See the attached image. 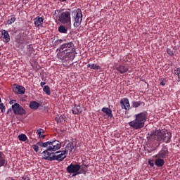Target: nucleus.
Listing matches in <instances>:
<instances>
[{
  "label": "nucleus",
  "mask_w": 180,
  "mask_h": 180,
  "mask_svg": "<svg viewBox=\"0 0 180 180\" xmlns=\"http://www.w3.org/2000/svg\"><path fill=\"white\" fill-rule=\"evenodd\" d=\"M58 58L62 63L68 64L75 58V46L72 41L66 42L59 46Z\"/></svg>",
  "instance_id": "f257e3e1"
},
{
  "label": "nucleus",
  "mask_w": 180,
  "mask_h": 180,
  "mask_svg": "<svg viewBox=\"0 0 180 180\" xmlns=\"http://www.w3.org/2000/svg\"><path fill=\"white\" fill-rule=\"evenodd\" d=\"M171 139H172V134L168 131V130L158 129L153 133L148 134L147 139L150 143H153V141H157L158 143V146H160L162 143H171Z\"/></svg>",
  "instance_id": "f03ea898"
},
{
  "label": "nucleus",
  "mask_w": 180,
  "mask_h": 180,
  "mask_svg": "<svg viewBox=\"0 0 180 180\" xmlns=\"http://www.w3.org/2000/svg\"><path fill=\"white\" fill-rule=\"evenodd\" d=\"M37 144L41 148H46L42 152L44 160H46V157L51 156L56 151L61 148V142L58 140H50L46 142L39 141L37 142Z\"/></svg>",
  "instance_id": "7ed1b4c3"
},
{
  "label": "nucleus",
  "mask_w": 180,
  "mask_h": 180,
  "mask_svg": "<svg viewBox=\"0 0 180 180\" xmlns=\"http://www.w3.org/2000/svg\"><path fill=\"white\" fill-rule=\"evenodd\" d=\"M135 119L128 122L129 126L134 129V130H140L143 129L147 122V117H148V112L143 111L134 115Z\"/></svg>",
  "instance_id": "20e7f679"
},
{
  "label": "nucleus",
  "mask_w": 180,
  "mask_h": 180,
  "mask_svg": "<svg viewBox=\"0 0 180 180\" xmlns=\"http://www.w3.org/2000/svg\"><path fill=\"white\" fill-rule=\"evenodd\" d=\"M168 155V148H162L158 154L153 155V158H155V164L156 167H164V164H165V161L164 159L167 158Z\"/></svg>",
  "instance_id": "39448f33"
},
{
  "label": "nucleus",
  "mask_w": 180,
  "mask_h": 180,
  "mask_svg": "<svg viewBox=\"0 0 180 180\" xmlns=\"http://www.w3.org/2000/svg\"><path fill=\"white\" fill-rule=\"evenodd\" d=\"M56 19L63 25L71 26V12L70 11L58 12Z\"/></svg>",
  "instance_id": "423d86ee"
},
{
  "label": "nucleus",
  "mask_w": 180,
  "mask_h": 180,
  "mask_svg": "<svg viewBox=\"0 0 180 180\" xmlns=\"http://www.w3.org/2000/svg\"><path fill=\"white\" fill-rule=\"evenodd\" d=\"M67 155L68 150H62L45 158V160H47V161H63L66 158Z\"/></svg>",
  "instance_id": "0eeeda50"
},
{
  "label": "nucleus",
  "mask_w": 180,
  "mask_h": 180,
  "mask_svg": "<svg viewBox=\"0 0 180 180\" xmlns=\"http://www.w3.org/2000/svg\"><path fill=\"white\" fill-rule=\"evenodd\" d=\"M72 19V22H74V27H79L81 26V23L82 22V11L81 9L78 8L73 11Z\"/></svg>",
  "instance_id": "6e6552de"
},
{
  "label": "nucleus",
  "mask_w": 180,
  "mask_h": 180,
  "mask_svg": "<svg viewBox=\"0 0 180 180\" xmlns=\"http://www.w3.org/2000/svg\"><path fill=\"white\" fill-rule=\"evenodd\" d=\"M12 109L14 115H18L20 116H23V115H26V110L23 107L20 105V104L15 103L12 105Z\"/></svg>",
  "instance_id": "1a4fd4ad"
},
{
  "label": "nucleus",
  "mask_w": 180,
  "mask_h": 180,
  "mask_svg": "<svg viewBox=\"0 0 180 180\" xmlns=\"http://www.w3.org/2000/svg\"><path fill=\"white\" fill-rule=\"evenodd\" d=\"M79 169H81V165L78 164L71 163L67 168L66 171L68 174H78Z\"/></svg>",
  "instance_id": "9d476101"
},
{
  "label": "nucleus",
  "mask_w": 180,
  "mask_h": 180,
  "mask_svg": "<svg viewBox=\"0 0 180 180\" xmlns=\"http://www.w3.org/2000/svg\"><path fill=\"white\" fill-rule=\"evenodd\" d=\"M12 89L16 95H25V92H26V89L23 86L16 84H13Z\"/></svg>",
  "instance_id": "9b49d317"
},
{
  "label": "nucleus",
  "mask_w": 180,
  "mask_h": 180,
  "mask_svg": "<svg viewBox=\"0 0 180 180\" xmlns=\"http://www.w3.org/2000/svg\"><path fill=\"white\" fill-rule=\"evenodd\" d=\"M120 105L122 109H124L125 110H130L131 108L130 107V102L129 101V98H123L120 99Z\"/></svg>",
  "instance_id": "f8f14e48"
},
{
  "label": "nucleus",
  "mask_w": 180,
  "mask_h": 180,
  "mask_svg": "<svg viewBox=\"0 0 180 180\" xmlns=\"http://www.w3.org/2000/svg\"><path fill=\"white\" fill-rule=\"evenodd\" d=\"M116 70L118 74H126L129 71V67L125 66L124 65H119L116 66Z\"/></svg>",
  "instance_id": "ddd939ff"
},
{
  "label": "nucleus",
  "mask_w": 180,
  "mask_h": 180,
  "mask_svg": "<svg viewBox=\"0 0 180 180\" xmlns=\"http://www.w3.org/2000/svg\"><path fill=\"white\" fill-rule=\"evenodd\" d=\"M6 164H8V160H6V155H5L4 152L0 151V168L1 167H6Z\"/></svg>",
  "instance_id": "4468645a"
},
{
  "label": "nucleus",
  "mask_w": 180,
  "mask_h": 180,
  "mask_svg": "<svg viewBox=\"0 0 180 180\" xmlns=\"http://www.w3.org/2000/svg\"><path fill=\"white\" fill-rule=\"evenodd\" d=\"M1 35L3 36V39H4V41L6 43H9L11 41V35H9V32L5 30H2Z\"/></svg>",
  "instance_id": "2eb2a0df"
},
{
  "label": "nucleus",
  "mask_w": 180,
  "mask_h": 180,
  "mask_svg": "<svg viewBox=\"0 0 180 180\" xmlns=\"http://www.w3.org/2000/svg\"><path fill=\"white\" fill-rule=\"evenodd\" d=\"M19 41L20 44H29L30 43V37L26 35H22L20 38Z\"/></svg>",
  "instance_id": "dca6fc26"
},
{
  "label": "nucleus",
  "mask_w": 180,
  "mask_h": 180,
  "mask_svg": "<svg viewBox=\"0 0 180 180\" xmlns=\"http://www.w3.org/2000/svg\"><path fill=\"white\" fill-rule=\"evenodd\" d=\"M44 21V17L35 18L34 19V25L37 27H39V26H41V25H43Z\"/></svg>",
  "instance_id": "f3484780"
},
{
  "label": "nucleus",
  "mask_w": 180,
  "mask_h": 180,
  "mask_svg": "<svg viewBox=\"0 0 180 180\" xmlns=\"http://www.w3.org/2000/svg\"><path fill=\"white\" fill-rule=\"evenodd\" d=\"M72 112L73 115H79V113H82V108H81V105H75V106L72 109Z\"/></svg>",
  "instance_id": "a211bd4d"
},
{
  "label": "nucleus",
  "mask_w": 180,
  "mask_h": 180,
  "mask_svg": "<svg viewBox=\"0 0 180 180\" xmlns=\"http://www.w3.org/2000/svg\"><path fill=\"white\" fill-rule=\"evenodd\" d=\"M40 107V104L37 101H31L30 103V109H33V110H37Z\"/></svg>",
  "instance_id": "6ab92c4d"
},
{
  "label": "nucleus",
  "mask_w": 180,
  "mask_h": 180,
  "mask_svg": "<svg viewBox=\"0 0 180 180\" xmlns=\"http://www.w3.org/2000/svg\"><path fill=\"white\" fill-rule=\"evenodd\" d=\"M101 112H103V113H105L108 117H113V114H112V110L110 108H103L101 110Z\"/></svg>",
  "instance_id": "aec40b11"
},
{
  "label": "nucleus",
  "mask_w": 180,
  "mask_h": 180,
  "mask_svg": "<svg viewBox=\"0 0 180 180\" xmlns=\"http://www.w3.org/2000/svg\"><path fill=\"white\" fill-rule=\"evenodd\" d=\"M141 105L144 106L146 103L141 101H131V108H139V106H141Z\"/></svg>",
  "instance_id": "412c9836"
},
{
  "label": "nucleus",
  "mask_w": 180,
  "mask_h": 180,
  "mask_svg": "<svg viewBox=\"0 0 180 180\" xmlns=\"http://www.w3.org/2000/svg\"><path fill=\"white\" fill-rule=\"evenodd\" d=\"M16 21V17L15 15H12L8 17V20L6 21L7 25H12V23H15Z\"/></svg>",
  "instance_id": "4be33fe9"
},
{
  "label": "nucleus",
  "mask_w": 180,
  "mask_h": 180,
  "mask_svg": "<svg viewBox=\"0 0 180 180\" xmlns=\"http://www.w3.org/2000/svg\"><path fill=\"white\" fill-rule=\"evenodd\" d=\"M87 68H91V70H101V66H99V65L98 64H95V63H93V64H88L86 65Z\"/></svg>",
  "instance_id": "5701e85b"
},
{
  "label": "nucleus",
  "mask_w": 180,
  "mask_h": 180,
  "mask_svg": "<svg viewBox=\"0 0 180 180\" xmlns=\"http://www.w3.org/2000/svg\"><path fill=\"white\" fill-rule=\"evenodd\" d=\"M74 148V143L70 142L67 144L66 146V149L64 150L63 151H68L70 153H72V149Z\"/></svg>",
  "instance_id": "b1692460"
},
{
  "label": "nucleus",
  "mask_w": 180,
  "mask_h": 180,
  "mask_svg": "<svg viewBox=\"0 0 180 180\" xmlns=\"http://www.w3.org/2000/svg\"><path fill=\"white\" fill-rule=\"evenodd\" d=\"M86 167L88 166L85 165H82V166H80L81 170L78 173L73 174V176H75V175H78L79 174H86Z\"/></svg>",
  "instance_id": "393cba45"
},
{
  "label": "nucleus",
  "mask_w": 180,
  "mask_h": 180,
  "mask_svg": "<svg viewBox=\"0 0 180 180\" xmlns=\"http://www.w3.org/2000/svg\"><path fill=\"white\" fill-rule=\"evenodd\" d=\"M37 134L39 136V139H44L46 136L44 135V129H39L37 130Z\"/></svg>",
  "instance_id": "a878e982"
},
{
  "label": "nucleus",
  "mask_w": 180,
  "mask_h": 180,
  "mask_svg": "<svg viewBox=\"0 0 180 180\" xmlns=\"http://www.w3.org/2000/svg\"><path fill=\"white\" fill-rule=\"evenodd\" d=\"M58 32L59 33L67 34V32H68V28L64 25H60L58 27Z\"/></svg>",
  "instance_id": "bb28decb"
},
{
  "label": "nucleus",
  "mask_w": 180,
  "mask_h": 180,
  "mask_svg": "<svg viewBox=\"0 0 180 180\" xmlns=\"http://www.w3.org/2000/svg\"><path fill=\"white\" fill-rule=\"evenodd\" d=\"M56 122H57V123H63V122H64V117L61 115H56Z\"/></svg>",
  "instance_id": "cd10ccee"
},
{
  "label": "nucleus",
  "mask_w": 180,
  "mask_h": 180,
  "mask_svg": "<svg viewBox=\"0 0 180 180\" xmlns=\"http://www.w3.org/2000/svg\"><path fill=\"white\" fill-rule=\"evenodd\" d=\"M18 140H20V141H26L27 136L25 134H21L18 135Z\"/></svg>",
  "instance_id": "c85d7f7f"
},
{
  "label": "nucleus",
  "mask_w": 180,
  "mask_h": 180,
  "mask_svg": "<svg viewBox=\"0 0 180 180\" xmlns=\"http://www.w3.org/2000/svg\"><path fill=\"white\" fill-rule=\"evenodd\" d=\"M44 92L46 94V95H51V91H50V86H44L43 88Z\"/></svg>",
  "instance_id": "c756f323"
},
{
  "label": "nucleus",
  "mask_w": 180,
  "mask_h": 180,
  "mask_svg": "<svg viewBox=\"0 0 180 180\" xmlns=\"http://www.w3.org/2000/svg\"><path fill=\"white\" fill-rule=\"evenodd\" d=\"M174 75H177L179 78V82H180V68H177L174 70Z\"/></svg>",
  "instance_id": "7c9ffc66"
},
{
  "label": "nucleus",
  "mask_w": 180,
  "mask_h": 180,
  "mask_svg": "<svg viewBox=\"0 0 180 180\" xmlns=\"http://www.w3.org/2000/svg\"><path fill=\"white\" fill-rule=\"evenodd\" d=\"M64 42V40L63 39H57L54 41L53 46H58Z\"/></svg>",
  "instance_id": "2f4dec72"
},
{
  "label": "nucleus",
  "mask_w": 180,
  "mask_h": 180,
  "mask_svg": "<svg viewBox=\"0 0 180 180\" xmlns=\"http://www.w3.org/2000/svg\"><path fill=\"white\" fill-rule=\"evenodd\" d=\"M0 110L1 113H5L6 108H5V105L3 103H0Z\"/></svg>",
  "instance_id": "473e14b6"
},
{
  "label": "nucleus",
  "mask_w": 180,
  "mask_h": 180,
  "mask_svg": "<svg viewBox=\"0 0 180 180\" xmlns=\"http://www.w3.org/2000/svg\"><path fill=\"white\" fill-rule=\"evenodd\" d=\"M39 147H40V146H39V144H35V145H32V148L34 150V151H35V153H38L39 152Z\"/></svg>",
  "instance_id": "72a5a7b5"
},
{
  "label": "nucleus",
  "mask_w": 180,
  "mask_h": 180,
  "mask_svg": "<svg viewBox=\"0 0 180 180\" xmlns=\"http://www.w3.org/2000/svg\"><path fill=\"white\" fill-rule=\"evenodd\" d=\"M167 54H169V56H170L171 57H172V56H174V51H172V49H167Z\"/></svg>",
  "instance_id": "f704fd0d"
},
{
  "label": "nucleus",
  "mask_w": 180,
  "mask_h": 180,
  "mask_svg": "<svg viewBox=\"0 0 180 180\" xmlns=\"http://www.w3.org/2000/svg\"><path fill=\"white\" fill-rule=\"evenodd\" d=\"M22 179H23V180H30V178L27 176H23L22 177Z\"/></svg>",
  "instance_id": "c9c22d12"
},
{
  "label": "nucleus",
  "mask_w": 180,
  "mask_h": 180,
  "mask_svg": "<svg viewBox=\"0 0 180 180\" xmlns=\"http://www.w3.org/2000/svg\"><path fill=\"white\" fill-rule=\"evenodd\" d=\"M10 105H15V103H16V101L15 100H11L10 102H9Z\"/></svg>",
  "instance_id": "e433bc0d"
},
{
  "label": "nucleus",
  "mask_w": 180,
  "mask_h": 180,
  "mask_svg": "<svg viewBox=\"0 0 180 180\" xmlns=\"http://www.w3.org/2000/svg\"><path fill=\"white\" fill-rule=\"evenodd\" d=\"M160 85H162V86H164L165 85V82L160 80Z\"/></svg>",
  "instance_id": "4c0bfd02"
},
{
  "label": "nucleus",
  "mask_w": 180,
  "mask_h": 180,
  "mask_svg": "<svg viewBox=\"0 0 180 180\" xmlns=\"http://www.w3.org/2000/svg\"><path fill=\"white\" fill-rule=\"evenodd\" d=\"M45 85H46V82H41L40 83V86H41V87L44 86Z\"/></svg>",
  "instance_id": "58836bf2"
},
{
  "label": "nucleus",
  "mask_w": 180,
  "mask_h": 180,
  "mask_svg": "<svg viewBox=\"0 0 180 180\" xmlns=\"http://www.w3.org/2000/svg\"><path fill=\"white\" fill-rule=\"evenodd\" d=\"M148 165H150V167H154V163H153L151 161L148 162Z\"/></svg>",
  "instance_id": "ea45409f"
},
{
  "label": "nucleus",
  "mask_w": 180,
  "mask_h": 180,
  "mask_svg": "<svg viewBox=\"0 0 180 180\" xmlns=\"http://www.w3.org/2000/svg\"><path fill=\"white\" fill-rule=\"evenodd\" d=\"M28 50H30V51H34L33 47H31L30 46L28 47Z\"/></svg>",
  "instance_id": "a19ab883"
},
{
  "label": "nucleus",
  "mask_w": 180,
  "mask_h": 180,
  "mask_svg": "<svg viewBox=\"0 0 180 180\" xmlns=\"http://www.w3.org/2000/svg\"><path fill=\"white\" fill-rule=\"evenodd\" d=\"M11 112H12V108H9V109L7 110V115H9Z\"/></svg>",
  "instance_id": "79ce46f5"
},
{
  "label": "nucleus",
  "mask_w": 180,
  "mask_h": 180,
  "mask_svg": "<svg viewBox=\"0 0 180 180\" xmlns=\"http://www.w3.org/2000/svg\"><path fill=\"white\" fill-rule=\"evenodd\" d=\"M67 0H61L62 2H65Z\"/></svg>",
  "instance_id": "37998d69"
},
{
  "label": "nucleus",
  "mask_w": 180,
  "mask_h": 180,
  "mask_svg": "<svg viewBox=\"0 0 180 180\" xmlns=\"http://www.w3.org/2000/svg\"><path fill=\"white\" fill-rule=\"evenodd\" d=\"M0 103H2V101L1 100V98H0Z\"/></svg>",
  "instance_id": "c03bdc74"
},
{
  "label": "nucleus",
  "mask_w": 180,
  "mask_h": 180,
  "mask_svg": "<svg viewBox=\"0 0 180 180\" xmlns=\"http://www.w3.org/2000/svg\"><path fill=\"white\" fill-rule=\"evenodd\" d=\"M179 143H180V138L178 139Z\"/></svg>",
  "instance_id": "a18cd8bd"
}]
</instances>
